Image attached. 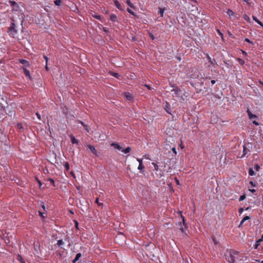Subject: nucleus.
Segmentation results:
<instances>
[{
	"label": "nucleus",
	"mask_w": 263,
	"mask_h": 263,
	"mask_svg": "<svg viewBox=\"0 0 263 263\" xmlns=\"http://www.w3.org/2000/svg\"><path fill=\"white\" fill-rule=\"evenodd\" d=\"M236 255H237L236 251L233 250L227 251L225 254L226 259L229 263H234Z\"/></svg>",
	"instance_id": "nucleus-1"
},
{
	"label": "nucleus",
	"mask_w": 263,
	"mask_h": 263,
	"mask_svg": "<svg viewBox=\"0 0 263 263\" xmlns=\"http://www.w3.org/2000/svg\"><path fill=\"white\" fill-rule=\"evenodd\" d=\"M152 164L154 166V170L156 171L155 174L157 176L162 177L163 175V172L160 168V166L158 163L152 162Z\"/></svg>",
	"instance_id": "nucleus-2"
},
{
	"label": "nucleus",
	"mask_w": 263,
	"mask_h": 263,
	"mask_svg": "<svg viewBox=\"0 0 263 263\" xmlns=\"http://www.w3.org/2000/svg\"><path fill=\"white\" fill-rule=\"evenodd\" d=\"M8 33L9 35L12 37H14L17 33V31L15 29V24L14 23H12V26L9 28Z\"/></svg>",
	"instance_id": "nucleus-3"
},
{
	"label": "nucleus",
	"mask_w": 263,
	"mask_h": 263,
	"mask_svg": "<svg viewBox=\"0 0 263 263\" xmlns=\"http://www.w3.org/2000/svg\"><path fill=\"white\" fill-rule=\"evenodd\" d=\"M179 229L183 232H185V229H186V224H185L184 218H182V223L180 222L179 223Z\"/></svg>",
	"instance_id": "nucleus-4"
},
{
	"label": "nucleus",
	"mask_w": 263,
	"mask_h": 263,
	"mask_svg": "<svg viewBox=\"0 0 263 263\" xmlns=\"http://www.w3.org/2000/svg\"><path fill=\"white\" fill-rule=\"evenodd\" d=\"M88 148L89 149V150L96 156L98 155V153L95 147L91 145H87Z\"/></svg>",
	"instance_id": "nucleus-5"
},
{
	"label": "nucleus",
	"mask_w": 263,
	"mask_h": 263,
	"mask_svg": "<svg viewBox=\"0 0 263 263\" xmlns=\"http://www.w3.org/2000/svg\"><path fill=\"white\" fill-rule=\"evenodd\" d=\"M111 146L113 147L115 149H118V151H121L122 147L117 143H112L111 144Z\"/></svg>",
	"instance_id": "nucleus-6"
},
{
	"label": "nucleus",
	"mask_w": 263,
	"mask_h": 263,
	"mask_svg": "<svg viewBox=\"0 0 263 263\" xmlns=\"http://www.w3.org/2000/svg\"><path fill=\"white\" fill-rule=\"evenodd\" d=\"M23 71H24V74H25V76L26 77H27L30 80H31L32 78H31V76L30 75L29 71L25 67H23Z\"/></svg>",
	"instance_id": "nucleus-7"
},
{
	"label": "nucleus",
	"mask_w": 263,
	"mask_h": 263,
	"mask_svg": "<svg viewBox=\"0 0 263 263\" xmlns=\"http://www.w3.org/2000/svg\"><path fill=\"white\" fill-rule=\"evenodd\" d=\"M263 240V235L261 236V238L260 239H259L256 242L254 246V249H257L259 245H260V243Z\"/></svg>",
	"instance_id": "nucleus-8"
},
{
	"label": "nucleus",
	"mask_w": 263,
	"mask_h": 263,
	"mask_svg": "<svg viewBox=\"0 0 263 263\" xmlns=\"http://www.w3.org/2000/svg\"><path fill=\"white\" fill-rule=\"evenodd\" d=\"M69 137L72 144H77L78 143V140H77L72 135H70Z\"/></svg>",
	"instance_id": "nucleus-9"
},
{
	"label": "nucleus",
	"mask_w": 263,
	"mask_h": 263,
	"mask_svg": "<svg viewBox=\"0 0 263 263\" xmlns=\"http://www.w3.org/2000/svg\"><path fill=\"white\" fill-rule=\"evenodd\" d=\"M81 256H82V255H81V254L80 253H78L76 255V256L75 258L73 260L72 263H76V262L77 261H78Z\"/></svg>",
	"instance_id": "nucleus-10"
},
{
	"label": "nucleus",
	"mask_w": 263,
	"mask_h": 263,
	"mask_svg": "<svg viewBox=\"0 0 263 263\" xmlns=\"http://www.w3.org/2000/svg\"><path fill=\"white\" fill-rule=\"evenodd\" d=\"M247 113H248V115L249 117V118L250 119H252V118H256L257 116L255 115H253L251 113V112L248 109L247 111Z\"/></svg>",
	"instance_id": "nucleus-11"
},
{
	"label": "nucleus",
	"mask_w": 263,
	"mask_h": 263,
	"mask_svg": "<svg viewBox=\"0 0 263 263\" xmlns=\"http://www.w3.org/2000/svg\"><path fill=\"white\" fill-rule=\"evenodd\" d=\"M252 18L257 24H258L261 27L263 28V24L259 21L255 16H252Z\"/></svg>",
	"instance_id": "nucleus-12"
},
{
	"label": "nucleus",
	"mask_w": 263,
	"mask_h": 263,
	"mask_svg": "<svg viewBox=\"0 0 263 263\" xmlns=\"http://www.w3.org/2000/svg\"><path fill=\"white\" fill-rule=\"evenodd\" d=\"M130 151H131L130 147H127L126 148H122V149H121V151H122L124 154H127V153H129Z\"/></svg>",
	"instance_id": "nucleus-13"
},
{
	"label": "nucleus",
	"mask_w": 263,
	"mask_h": 263,
	"mask_svg": "<svg viewBox=\"0 0 263 263\" xmlns=\"http://www.w3.org/2000/svg\"><path fill=\"white\" fill-rule=\"evenodd\" d=\"M124 96L128 100H131L132 99V96L129 92H125Z\"/></svg>",
	"instance_id": "nucleus-14"
},
{
	"label": "nucleus",
	"mask_w": 263,
	"mask_h": 263,
	"mask_svg": "<svg viewBox=\"0 0 263 263\" xmlns=\"http://www.w3.org/2000/svg\"><path fill=\"white\" fill-rule=\"evenodd\" d=\"M144 168V166L143 164H139V166L138 167V170L140 171L141 173L143 172Z\"/></svg>",
	"instance_id": "nucleus-15"
},
{
	"label": "nucleus",
	"mask_w": 263,
	"mask_h": 263,
	"mask_svg": "<svg viewBox=\"0 0 263 263\" xmlns=\"http://www.w3.org/2000/svg\"><path fill=\"white\" fill-rule=\"evenodd\" d=\"M20 62L23 64H24L26 66H29L28 62L25 60H20Z\"/></svg>",
	"instance_id": "nucleus-16"
},
{
	"label": "nucleus",
	"mask_w": 263,
	"mask_h": 263,
	"mask_svg": "<svg viewBox=\"0 0 263 263\" xmlns=\"http://www.w3.org/2000/svg\"><path fill=\"white\" fill-rule=\"evenodd\" d=\"M114 3H115V6L120 10H121L122 9V7L121 6V5H120V4L117 1H115L114 2Z\"/></svg>",
	"instance_id": "nucleus-17"
},
{
	"label": "nucleus",
	"mask_w": 263,
	"mask_h": 263,
	"mask_svg": "<svg viewBox=\"0 0 263 263\" xmlns=\"http://www.w3.org/2000/svg\"><path fill=\"white\" fill-rule=\"evenodd\" d=\"M110 20L113 22H115L117 21V16L115 14H111L110 16Z\"/></svg>",
	"instance_id": "nucleus-18"
},
{
	"label": "nucleus",
	"mask_w": 263,
	"mask_h": 263,
	"mask_svg": "<svg viewBox=\"0 0 263 263\" xmlns=\"http://www.w3.org/2000/svg\"><path fill=\"white\" fill-rule=\"evenodd\" d=\"M249 174L250 176H254L255 175V173L252 168H250L249 170Z\"/></svg>",
	"instance_id": "nucleus-19"
},
{
	"label": "nucleus",
	"mask_w": 263,
	"mask_h": 263,
	"mask_svg": "<svg viewBox=\"0 0 263 263\" xmlns=\"http://www.w3.org/2000/svg\"><path fill=\"white\" fill-rule=\"evenodd\" d=\"M227 14L229 15V16H233L234 15V12L231 9H228L227 11Z\"/></svg>",
	"instance_id": "nucleus-20"
},
{
	"label": "nucleus",
	"mask_w": 263,
	"mask_h": 263,
	"mask_svg": "<svg viewBox=\"0 0 263 263\" xmlns=\"http://www.w3.org/2000/svg\"><path fill=\"white\" fill-rule=\"evenodd\" d=\"M249 219L250 217L248 216H245L240 222V225H241L246 220H249Z\"/></svg>",
	"instance_id": "nucleus-21"
},
{
	"label": "nucleus",
	"mask_w": 263,
	"mask_h": 263,
	"mask_svg": "<svg viewBox=\"0 0 263 263\" xmlns=\"http://www.w3.org/2000/svg\"><path fill=\"white\" fill-rule=\"evenodd\" d=\"M126 2L130 7L134 8V5H133V4L131 3V2L129 0H127Z\"/></svg>",
	"instance_id": "nucleus-22"
},
{
	"label": "nucleus",
	"mask_w": 263,
	"mask_h": 263,
	"mask_svg": "<svg viewBox=\"0 0 263 263\" xmlns=\"http://www.w3.org/2000/svg\"><path fill=\"white\" fill-rule=\"evenodd\" d=\"M54 3L57 6H60L62 4V2L61 0H55Z\"/></svg>",
	"instance_id": "nucleus-23"
},
{
	"label": "nucleus",
	"mask_w": 263,
	"mask_h": 263,
	"mask_svg": "<svg viewBox=\"0 0 263 263\" xmlns=\"http://www.w3.org/2000/svg\"><path fill=\"white\" fill-rule=\"evenodd\" d=\"M243 17H244V19L245 20H246L247 21H248V22H250V17L247 15L245 14L244 16H243Z\"/></svg>",
	"instance_id": "nucleus-24"
},
{
	"label": "nucleus",
	"mask_w": 263,
	"mask_h": 263,
	"mask_svg": "<svg viewBox=\"0 0 263 263\" xmlns=\"http://www.w3.org/2000/svg\"><path fill=\"white\" fill-rule=\"evenodd\" d=\"M127 12L132 15H135V13L129 8L127 9Z\"/></svg>",
	"instance_id": "nucleus-25"
},
{
	"label": "nucleus",
	"mask_w": 263,
	"mask_h": 263,
	"mask_svg": "<svg viewBox=\"0 0 263 263\" xmlns=\"http://www.w3.org/2000/svg\"><path fill=\"white\" fill-rule=\"evenodd\" d=\"M111 74L114 77H116L117 78H119L120 77V75L118 73L112 72Z\"/></svg>",
	"instance_id": "nucleus-26"
},
{
	"label": "nucleus",
	"mask_w": 263,
	"mask_h": 263,
	"mask_svg": "<svg viewBox=\"0 0 263 263\" xmlns=\"http://www.w3.org/2000/svg\"><path fill=\"white\" fill-rule=\"evenodd\" d=\"M58 245L60 246L61 245H62L63 244V241L62 240L60 239V240H59L58 241V243H57Z\"/></svg>",
	"instance_id": "nucleus-27"
},
{
	"label": "nucleus",
	"mask_w": 263,
	"mask_h": 263,
	"mask_svg": "<svg viewBox=\"0 0 263 263\" xmlns=\"http://www.w3.org/2000/svg\"><path fill=\"white\" fill-rule=\"evenodd\" d=\"M246 154H247V148L245 147V146H243V155H242V156H241V157H242L243 156H244Z\"/></svg>",
	"instance_id": "nucleus-28"
},
{
	"label": "nucleus",
	"mask_w": 263,
	"mask_h": 263,
	"mask_svg": "<svg viewBox=\"0 0 263 263\" xmlns=\"http://www.w3.org/2000/svg\"><path fill=\"white\" fill-rule=\"evenodd\" d=\"M159 13L161 15V16H163V13H164V10L162 9H160L159 11Z\"/></svg>",
	"instance_id": "nucleus-29"
},
{
	"label": "nucleus",
	"mask_w": 263,
	"mask_h": 263,
	"mask_svg": "<svg viewBox=\"0 0 263 263\" xmlns=\"http://www.w3.org/2000/svg\"><path fill=\"white\" fill-rule=\"evenodd\" d=\"M137 160L139 162V164H143V159L137 158Z\"/></svg>",
	"instance_id": "nucleus-30"
},
{
	"label": "nucleus",
	"mask_w": 263,
	"mask_h": 263,
	"mask_svg": "<svg viewBox=\"0 0 263 263\" xmlns=\"http://www.w3.org/2000/svg\"><path fill=\"white\" fill-rule=\"evenodd\" d=\"M259 168H260V167H259V166L258 164H256V165H255V166H254V169H255L256 171H259Z\"/></svg>",
	"instance_id": "nucleus-31"
},
{
	"label": "nucleus",
	"mask_w": 263,
	"mask_h": 263,
	"mask_svg": "<svg viewBox=\"0 0 263 263\" xmlns=\"http://www.w3.org/2000/svg\"><path fill=\"white\" fill-rule=\"evenodd\" d=\"M246 198V196L245 195H242L240 197V198H239V201H242L243 200Z\"/></svg>",
	"instance_id": "nucleus-32"
},
{
	"label": "nucleus",
	"mask_w": 263,
	"mask_h": 263,
	"mask_svg": "<svg viewBox=\"0 0 263 263\" xmlns=\"http://www.w3.org/2000/svg\"><path fill=\"white\" fill-rule=\"evenodd\" d=\"M65 167L66 168L67 170H69V166L68 163H66L64 165Z\"/></svg>",
	"instance_id": "nucleus-33"
},
{
	"label": "nucleus",
	"mask_w": 263,
	"mask_h": 263,
	"mask_svg": "<svg viewBox=\"0 0 263 263\" xmlns=\"http://www.w3.org/2000/svg\"><path fill=\"white\" fill-rule=\"evenodd\" d=\"M18 259L21 261L22 263H24L22 257L21 256H18Z\"/></svg>",
	"instance_id": "nucleus-34"
},
{
	"label": "nucleus",
	"mask_w": 263,
	"mask_h": 263,
	"mask_svg": "<svg viewBox=\"0 0 263 263\" xmlns=\"http://www.w3.org/2000/svg\"><path fill=\"white\" fill-rule=\"evenodd\" d=\"M36 115L37 118L40 120L41 118V116L40 114H39V113L36 112Z\"/></svg>",
	"instance_id": "nucleus-35"
},
{
	"label": "nucleus",
	"mask_w": 263,
	"mask_h": 263,
	"mask_svg": "<svg viewBox=\"0 0 263 263\" xmlns=\"http://www.w3.org/2000/svg\"><path fill=\"white\" fill-rule=\"evenodd\" d=\"M167 105H168V104L166 103V105H165V109L166 111L168 113L171 114V112L168 111V110H167V109H166V108H168Z\"/></svg>",
	"instance_id": "nucleus-36"
},
{
	"label": "nucleus",
	"mask_w": 263,
	"mask_h": 263,
	"mask_svg": "<svg viewBox=\"0 0 263 263\" xmlns=\"http://www.w3.org/2000/svg\"><path fill=\"white\" fill-rule=\"evenodd\" d=\"M43 57H44V59L46 61V64H47V62H48V58L46 55H45L43 56Z\"/></svg>",
	"instance_id": "nucleus-37"
},
{
	"label": "nucleus",
	"mask_w": 263,
	"mask_h": 263,
	"mask_svg": "<svg viewBox=\"0 0 263 263\" xmlns=\"http://www.w3.org/2000/svg\"><path fill=\"white\" fill-rule=\"evenodd\" d=\"M250 183L251 184V185L253 187H255L256 186V184L253 182V181H250Z\"/></svg>",
	"instance_id": "nucleus-38"
},
{
	"label": "nucleus",
	"mask_w": 263,
	"mask_h": 263,
	"mask_svg": "<svg viewBox=\"0 0 263 263\" xmlns=\"http://www.w3.org/2000/svg\"><path fill=\"white\" fill-rule=\"evenodd\" d=\"M253 123L254 124L256 125H259V123L257 121H253Z\"/></svg>",
	"instance_id": "nucleus-39"
},
{
	"label": "nucleus",
	"mask_w": 263,
	"mask_h": 263,
	"mask_svg": "<svg viewBox=\"0 0 263 263\" xmlns=\"http://www.w3.org/2000/svg\"><path fill=\"white\" fill-rule=\"evenodd\" d=\"M96 202L99 205H102V203H100L99 202V201H98V198H97L96 200Z\"/></svg>",
	"instance_id": "nucleus-40"
},
{
	"label": "nucleus",
	"mask_w": 263,
	"mask_h": 263,
	"mask_svg": "<svg viewBox=\"0 0 263 263\" xmlns=\"http://www.w3.org/2000/svg\"><path fill=\"white\" fill-rule=\"evenodd\" d=\"M144 86H145L146 87H147L148 89H149V90H150V89H151V87H150L149 85H146V84H145V85H144Z\"/></svg>",
	"instance_id": "nucleus-41"
},
{
	"label": "nucleus",
	"mask_w": 263,
	"mask_h": 263,
	"mask_svg": "<svg viewBox=\"0 0 263 263\" xmlns=\"http://www.w3.org/2000/svg\"><path fill=\"white\" fill-rule=\"evenodd\" d=\"M94 17L97 19H100V15H94Z\"/></svg>",
	"instance_id": "nucleus-42"
},
{
	"label": "nucleus",
	"mask_w": 263,
	"mask_h": 263,
	"mask_svg": "<svg viewBox=\"0 0 263 263\" xmlns=\"http://www.w3.org/2000/svg\"><path fill=\"white\" fill-rule=\"evenodd\" d=\"M175 181H176V183H177L178 185H179V180H178L176 178H175Z\"/></svg>",
	"instance_id": "nucleus-43"
},
{
	"label": "nucleus",
	"mask_w": 263,
	"mask_h": 263,
	"mask_svg": "<svg viewBox=\"0 0 263 263\" xmlns=\"http://www.w3.org/2000/svg\"><path fill=\"white\" fill-rule=\"evenodd\" d=\"M172 151L173 152L175 153V154H176L177 152H176V148L175 147L173 148H172Z\"/></svg>",
	"instance_id": "nucleus-44"
},
{
	"label": "nucleus",
	"mask_w": 263,
	"mask_h": 263,
	"mask_svg": "<svg viewBox=\"0 0 263 263\" xmlns=\"http://www.w3.org/2000/svg\"><path fill=\"white\" fill-rule=\"evenodd\" d=\"M249 190L250 192H251L252 193H254L255 192V190L254 189H249Z\"/></svg>",
	"instance_id": "nucleus-45"
},
{
	"label": "nucleus",
	"mask_w": 263,
	"mask_h": 263,
	"mask_svg": "<svg viewBox=\"0 0 263 263\" xmlns=\"http://www.w3.org/2000/svg\"><path fill=\"white\" fill-rule=\"evenodd\" d=\"M45 68H46V70L47 71L49 70V67H48L47 63L46 64Z\"/></svg>",
	"instance_id": "nucleus-46"
},
{
	"label": "nucleus",
	"mask_w": 263,
	"mask_h": 263,
	"mask_svg": "<svg viewBox=\"0 0 263 263\" xmlns=\"http://www.w3.org/2000/svg\"><path fill=\"white\" fill-rule=\"evenodd\" d=\"M118 237H122L123 238H124V236L123 235L120 234Z\"/></svg>",
	"instance_id": "nucleus-47"
},
{
	"label": "nucleus",
	"mask_w": 263,
	"mask_h": 263,
	"mask_svg": "<svg viewBox=\"0 0 263 263\" xmlns=\"http://www.w3.org/2000/svg\"><path fill=\"white\" fill-rule=\"evenodd\" d=\"M245 41H246V42H249V43H250V41L249 40V39H247V38H246V39H245Z\"/></svg>",
	"instance_id": "nucleus-48"
},
{
	"label": "nucleus",
	"mask_w": 263,
	"mask_h": 263,
	"mask_svg": "<svg viewBox=\"0 0 263 263\" xmlns=\"http://www.w3.org/2000/svg\"><path fill=\"white\" fill-rule=\"evenodd\" d=\"M211 83H212V84H214L215 83V80H212V81H211Z\"/></svg>",
	"instance_id": "nucleus-49"
},
{
	"label": "nucleus",
	"mask_w": 263,
	"mask_h": 263,
	"mask_svg": "<svg viewBox=\"0 0 263 263\" xmlns=\"http://www.w3.org/2000/svg\"><path fill=\"white\" fill-rule=\"evenodd\" d=\"M71 174L72 175V176L74 178H75V176H74V175L73 172H71Z\"/></svg>",
	"instance_id": "nucleus-50"
},
{
	"label": "nucleus",
	"mask_w": 263,
	"mask_h": 263,
	"mask_svg": "<svg viewBox=\"0 0 263 263\" xmlns=\"http://www.w3.org/2000/svg\"><path fill=\"white\" fill-rule=\"evenodd\" d=\"M17 126H18V128H22V126L21 125V124H18L17 125Z\"/></svg>",
	"instance_id": "nucleus-51"
},
{
	"label": "nucleus",
	"mask_w": 263,
	"mask_h": 263,
	"mask_svg": "<svg viewBox=\"0 0 263 263\" xmlns=\"http://www.w3.org/2000/svg\"><path fill=\"white\" fill-rule=\"evenodd\" d=\"M239 212H240V213H241V212H242V211H243V209H242V208H240V209H239Z\"/></svg>",
	"instance_id": "nucleus-52"
},
{
	"label": "nucleus",
	"mask_w": 263,
	"mask_h": 263,
	"mask_svg": "<svg viewBox=\"0 0 263 263\" xmlns=\"http://www.w3.org/2000/svg\"><path fill=\"white\" fill-rule=\"evenodd\" d=\"M39 214H40V215H41L42 217H44V216H43V213H42V212H39Z\"/></svg>",
	"instance_id": "nucleus-53"
},
{
	"label": "nucleus",
	"mask_w": 263,
	"mask_h": 263,
	"mask_svg": "<svg viewBox=\"0 0 263 263\" xmlns=\"http://www.w3.org/2000/svg\"><path fill=\"white\" fill-rule=\"evenodd\" d=\"M214 60L212 61V60L210 59V62L211 63V64H214Z\"/></svg>",
	"instance_id": "nucleus-54"
},
{
	"label": "nucleus",
	"mask_w": 263,
	"mask_h": 263,
	"mask_svg": "<svg viewBox=\"0 0 263 263\" xmlns=\"http://www.w3.org/2000/svg\"><path fill=\"white\" fill-rule=\"evenodd\" d=\"M42 208H43L44 210H45V205H44V204H43V205H42Z\"/></svg>",
	"instance_id": "nucleus-55"
},
{
	"label": "nucleus",
	"mask_w": 263,
	"mask_h": 263,
	"mask_svg": "<svg viewBox=\"0 0 263 263\" xmlns=\"http://www.w3.org/2000/svg\"><path fill=\"white\" fill-rule=\"evenodd\" d=\"M50 180L52 183H54V180L53 179H50Z\"/></svg>",
	"instance_id": "nucleus-56"
},
{
	"label": "nucleus",
	"mask_w": 263,
	"mask_h": 263,
	"mask_svg": "<svg viewBox=\"0 0 263 263\" xmlns=\"http://www.w3.org/2000/svg\"><path fill=\"white\" fill-rule=\"evenodd\" d=\"M218 33H219V34H220L221 35H222V33L219 30H218Z\"/></svg>",
	"instance_id": "nucleus-57"
},
{
	"label": "nucleus",
	"mask_w": 263,
	"mask_h": 263,
	"mask_svg": "<svg viewBox=\"0 0 263 263\" xmlns=\"http://www.w3.org/2000/svg\"><path fill=\"white\" fill-rule=\"evenodd\" d=\"M213 241H214L215 244L217 243V242L214 239H213Z\"/></svg>",
	"instance_id": "nucleus-58"
},
{
	"label": "nucleus",
	"mask_w": 263,
	"mask_h": 263,
	"mask_svg": "<svg viewBox=\"0 0 263 263\" xmlns=\"http://www.w3.org/2000/svg\"><path fill=\"white\" fill-rule=\"evenodd\" d=\"M259 83H260L261 85H263V83H262V82L259 81Z\"/></svg>",
	"instance_id": "nucleus-59"
},
{
	"label": "nucleus",
	"mask_w": 263,
	"mask_h": 263,
	"mask_svg": "<svg viewBox=\"0 0 263 263\" xmlns=\"http://www.w3.org/2000/svg\"><path fill=\"white\" fill-rule=\"evenodd\" d=\"M81 123H82V124L84 126H85V125L83 124V122H81Z\"/></svg>",
	"instance_id": "nucleus-60"
},
{
	"label": "nucleus",
	"mask_w": 263,
	"mask_h": 263,
	"mask_svg": "<svg viewBox=\"0 0 263 263\" xmlns=\"http://www.w3.org/2000/svg\"><path fill=\"white\" fill-rule=\"evenodd\" d=\"M151 37H152V39H153V35H151Z\"/></svg>",
	"instance_id": "nucleus-61"
},
{
	"label": "nucleus",
	"mask_w": 263,
	"mask_h": 263,
	"mask_svg": "<svg viewBox=\"0 0 263 263\" xmlns=\"http://www.w3.org/2000/svg\"><path fill=\"white\" fill-rule=\"evenodd\" d=\"M76 226H78V222H76Z\"/></svg>",
	"instance_id": "nucleus-62"
},
{
	"label": "nucleus",
	"mask_w": 263,
	"mask_h": 263,
	"mask_svg": "<svg viewBox=\"0 0 263 263\" xmlns=\"http://www.w3.org/2000/svg\"><path fill=\"white\" fill-rule=\"evenodd\" d=\"M38 182L40 184H41V182L39 181Z\"/></svg>",
	"instance_id": "nucleus-63"
},
{
	"label": "nucleus",
	"mask_w": 263,
	"mask_h": 263,
	"mask_svg": "<svg viewBox=\"0 0 263 263\" xmlns=\"http://www.w3.org/2000/svg\"><path fill=\"white\" fill-rule=\"evenodd\" d=\"M261 263H263V260L261 261Z\"/></svg>",
	"instance_id": "nucleus-64"
}]
</instances>
